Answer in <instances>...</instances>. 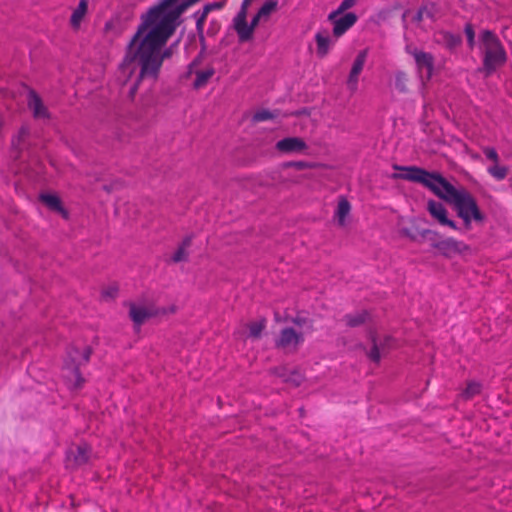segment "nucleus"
Masks as SVG:
<instances>
[{
    "mask_svg": "<svg viewBox=\"0 0 512 512\" xmlns=\"http://www.w3.org/2000/svg\"><path fill=\"white\" fill-rule=\"evenodd\" d=\"M176 2L160 0L142 14L140 24L126 46L118 79L125 85L135 78L129 89L131 98L135 96L141 81L157 80L164 60L171 55L164 46L175 32L176 20L186 7L175 6Z\"/></svg>",
    "mask_w": 512,
    "mask_h": 512,
    "instance_id": "1",
    "label": "nucleus"
},
{
    "mask_svg": "<svg viewBox=\"0 0 512 512\" xmlns=\"http://www.w3.org/2000/svg\"><path fill=\"white\" fill-rule=\"evenodd\" d=\"M394 169L403 171L401 174L394 175L395 178L420 183L437 197L451 204L467 228L470 227L472 221L484 220V215L480 211L476 199L466 188L457 189L441 174L429 172L416 166L395 165Z\"/></svg>",
    "mask_w": 512,
    "mask_h": 512,
    "instance_id": "2",
    "label": "nucleus"
},
{
    "mask_svg": "<svg viewBox=\"0 0 512 512\" xmlns=\"http://www.w3.org/2000/svg\"><path fill=\"white\" fill-rule=\"evenodd\" d=\"M484 49L483 67L486 75H491L506 62V52L495 33L485 30L481 34Z\"/></svg>",
    "mask_w": 512,
    "mask_h": 512,
    "instance_id": "3",
    "label": "nucleus"
},
{
    "mask_svg": "<svg viewBox=\"0 0 512 512\" xmlns=\"http://www.w3.org/2000/svg\"><path fill=\"white\" fill-rule=\"evenodd\" d=\"M90 355L91 349L89 347H84L82 350L71 348L68 351V356L64 364V370L67 373L65 377L69 380L74 389H79L83 385L84 379L79 372V368L88 363Z\"/></svg>",
    "mask_w": 512,
    "mask_h": 512,
    "instance_id": "4",
    "label": "nucleus"
},
{
    "mask_svg": "<svg viewBox=\"0 0 512 512\" xmlns=\"http://www.w3.org/2000/svg\"><path fill=\"white\" fill-rule=\"evenodd\" d=\"M422 236L429 237L433 248L437 249L442 255L451 257L455 254H461L469 249L463 241H459L453 237L439 239L436 231L426 229L422 231Z\"/></svg>",
    "mask_w": 512,
    "mask_h": 512,
    "instance_id": "5",
    "label": "nucleus"
},
{
    "mask_svg": "<svg viewBox=\"0 0 512 512\" xmlns=\"http://www.w3.org/2000/svg\"><path fill=\"white\" fill-rule=\"evenodd\" d=\"M33 143L34 138L29 128L26 125L21 126L17 134L12 138V157L15 160H28L31 156Z\"/></svg>",
    "mask_w": 512,
    "mask_h": 512,
    "instance_id": "6",
    "label": "nucleus"
},
{
    "mask_svg": "<svg viewBox=\"0 0 512 512\" xmlns=\"http://www.w3.org/2000/svg\"><path fill=\"white\" fill-rule=\"evenodd\" d=\"M201 56L199 55L196 57L188 66V72L187 74L194 75V81H193V87L194 89H201L205 87L209 80L213 77L215 74V69L213 66L209 65L205 68L199 69L198 65L200 63Z\"/></svg>",
    "mask_w": 512,
    "mask_h": 512,
    "instance_id": "7",
    "label": "nucleus"
},
{
    "mask_svg": "<svg viewBox=\"0 0 512 512\" xmlns=\"http://www.w3.org/2000/svg\"><path fill=\"white\" fill-rule=\"evenodd\" d=\"M407 51L414 57L420 77L429 80L434 69V57L432 54L417 48L411 49L410 47H407Z\"/></svg>",
    "mask_w": 512,
    "mask_h": 512,
    "instance_id": "8",
    "label": "nucleus"
},
{
    "mask_svg": "<svg viewBox=\"0 0 512 512\" xmlns=\"http://www.w3.org/2000/svg\"><path fill=\"white\" fill-rule=\"evenodd\" d=\"M303 341L302 333H298L293 328L288 327L281 330L275 345L279 349L291 352L295 351Z\"/></svg>",
    "mask_w": 512,
    "mask_h": 512,
    "instance_id": "9",
    "label": "nucleus"
},
{
    "mask_svg": "<svg viewBox=\"0 0 512 512\" xmlns=\"http://www.w3.org/2000/svg\"><path fill=\"white\" fill-rule=\"evenodd\" d=\"M427 210L430 215L438 221L442 226H448L453 230H458V226L453 220H450L447 216L448 212L444 205L440 202L429 200L427 203Z\"/></svg>",
    "mask_w": 512,
    "mask_h": 512,
    "instance_id": "10",
    "label": "nucleus"
},
{
    "mask_svg": "<svg viewBox=\"0 0 512 512\" xmlns=\"http://www.w3.org/2000/svg\"><path fill=\"white\" fill-rule=\"evenodd\" d=\"M276 149L284 154L304 153L308 146L300 137H286L276 143Z\"/></svg>",
    "mask_w": 512,
    "mask_h": 512,
    "instance_id": "11",
    "label": "nucleus"
},
{
    "mask_svg": "<svg viewBox=\"0 0 512 512\" xmlns=\"http://www.w3.org/2000/svg\"><path fill=\"white\" fill-rule=\"evenodd\" d=\"M367 56H368V49L361 50L357 54V56L353 62L352 68L350 70V73H349V76L347 79V85L353 91L357 89L358 78L364 68Z\"/></svg>",
    "mask_w": 512,
    "mask_h": 512,
    "instance_id": "12",
    "label": "nucleus"
},
{
    "mask_svg": "<svg viewBox=\"0 0 512 512\" xmlns=\"http://www.w3.org/2000/svg\"><path fill=\"white\" fill-rule=\"evenodd\" d=\"M27 104L35 119H49L50 115L47 107L44 105L42 99L34 90L29 91Z\"/></svg>",
    "mask_w": 512,
    "mask_h": 512,
    "instance_id": "13",
    "label": "nucleus"
},
{
    "mask_svg": "<svg viewBox=\"0 0 512 512\" xmlns=\"http://www.w3.org/2000/svg\"><path fill=\"white\" fill-rule=\"evenodd\" d=\"M330 21L333 23V35L339 38L356 23L357 16L353 12H348L341 17L336 16Z\"/></svg>",
    "mask_w": 512,
    "mask_h": 512,
    "instance_id": "14",
    "label": "nucleus"
},
{
    "mask_svg": "<svg viewBox=\"0 0 512 512\" xmlns=\"http://www.w3.org/2000/svg\"><path fill=\"white\" fill-rule=\"evenodd\" d=\"M262 17H258V13L253 17V19L251 20V23L248 25L247 23V20L246 18H244V26L242 28V26L239 25L238 23V18H234L233 20V23H234V29L238 35V38H239V41L240 42H246L248 40H250L253 36V32H254V29L255 27L258 25L260 19Z\"/></svg>",
    "mask_w": 512,
    "mask_h": 512,
    "instance_id": "15",
    "label": "nucleus"
},
{
    "mask_svg": "<svg viewBox=\"0 0 512 512\" xmlns=\"http://www.w3.org/2000/svg\"><path fill=\"white\" fill-rule=\"evenodd\" d=\"M315 40L317 44V55L319 57H325L328 54L330 47L334 44L329 33L327 31H319L315 35Z\"/></svg>",
    "mask_w": 512,
    "mask_h": 512,
    "instance_id": "16",
    "label": "nucleus"
},
{
    "mask_svg": "<svg viewBox=\"0 0 512 512\" xmlns=\"http://www.w3.org/2000/svg\"><path fill=\"white\" fill-rule=\"evenodd\" d=\"M129 315L136 325H141L152 316V313L146 307L131 304Z\"/></svg>",
    "mask_w": 512,
    "mask_h": 512,
    "instance_id": "17",
    "label": "nucleus"
},
{
    "mask_svg": "<svg viewBox=\"0 0 512 512\" xmlns=\"http://www.w3.org/2000/svg\"><path fill=\"white\" fill-rule=\"evenodd\" d=\"M88 9V1L80 0L77 8L73 11L70 23L74 28H78Z\"/></svg>",
    "mask_w": 512,
    "mask_h": 512,
    "instance_id": "18",
    "label": "nucleus"
},
{
    "mask_svg": "<svg viewBox=\"0 0 512 512\" xmlns=\"http://www.w3.org/2000/svg\"><path fill=\"white\" fill-rule=\"evenodd\" d=\"M350 210L351 205L349 201L344 197L340 198L337 209L335 211V218L338 220L339 225H344L345 219L349 215Z\"/></svg>",
    "mask_w": 512,
    "mask_h": 512,
    "instance_id": "19",
    "label": "nucleus"
},
{
    "mask_svg": "<svg viewBox=\"0 0 512 512\" xmlns=\"http://www.w3.org/2000/svg\"><path fill=\"white\" fill-rule=\"evenodd\" d=\"M191 245V238L187 237L182 241V244L178 247L174 255L172 256V260L175 263L185 261L188 257L187 248Z\"/></svg>",
    "mask_w": 512,
    "mask_h": 512,
    "instance_id": "20",
    "label": "nucleus"
},
{
    "mask_svg": "<svg viewBox=\"0 0 512 512\" xmlns=\"http://www.w3.org/2000/svg\"><path fill=\"white\" fill-rule=\"evenodd\" d=\"M40 200L45 205H47L51 210L64 213V210L61 205V201L57 196L51 195V194H42L40 196Z\"/></svg>",
    "mask_w": 512,
    "mask_h": 512,
    "instance_id": "21",
    "label": "nucleus"
},
{
    "mask_svg": "<svg viewBox=\"0 0 512 512\" xmlns=\"http://www.w3.org/2000/svg\"><path fill=\"white\" fill-rule=\"evenodd\" d=\"M488 173L497 181L504 180L508 175V168L498 163H494L487 168Z\"/></svg>",
    "mask_w": 512,
    "mask_h": 512,
    "instance_id": "22",
    "label": "nucleus"
},
{
    "mask_svg": "<svg viewBox=\"0 0 512 512\" xmlns=\"http://www.w3.org/2000/svg\"><path fill=\"white\" fill-rule=\"evenodd\" d=\"M366 312H358L356 314H348L344 317L346 324L350 327H357L363 324L366 320Z\"/></svg>",
    "mask_w": 512,
    "mask_h": 512,
    "instance_id": "23",
    "label": "nucleus"
},
{
    "mask_svg": "<svg viewBox=\"0 0 512 512\" xmlns=\"http://www.w3.org/2000/svg\"><path fill=\"white\" fill-rule=\"evenodd\" d=\"M266 327V320L265 319H261L259 321H255V322H251L249 325H248V329H249V336L254 338V339H258L260 338L264 328Z\"/></svg>",
    "mask_w": 512,
    "mask_h": 512,
    "instance_id": "24",
    "label": "nucleus"
},
{
    "mask_svg": "<svg viewBox=\"0 0 512 512\" xmlns=\"http://www.w3.org/2000/svg\"><path fill=\"white\" fill-rule=\"evenodd\" d=\"M90 448L86 444L77 446L74 460L76 464L82 465L88 461Z\"/></svg>",
    "mask_w": 512,
    "mask_h": 512,
    "instance_id": "25",
    "label": "nucleus"
},
{
    "mask_svg": "<svg viewBox=\"0 0 512 512\" xmlns=\"http://www.w3.org/2000/svg\"><path fill=\"white\" fill-rule=\"evenodd\" d=\"M373 346L368 354L371 361L378 363L381 359V354L385 352V345L379 344L375 338H373Z\"/></svg>",
    "mask_w": 512,
    "mask_h": 512,
    "instance_id": "26",
    "label": "nucleus"
},
{
    "mask_svg": "<svg viewBox=\"0 0 512 512\" xmlns=\"http://www.w3.org/2000/svg\"><path fill=\"white\" fill-rule=\"evenodd\" d=\"M408 75L405 72H397L395 76V87L401 93L408 91Z\"/></svg>",
    "mask_w": 512,
    "mask_h": 512,
    "instance_id": "27",
    "label": "nucleus"
},
{
    "mask_svg": "<svg viewBox=\"0 0 512 512\" xmlns=\"http://www.w3.org/2000/svg\"><path fill=\"white\" fill-rule=\"evenodd\" d=\"M356 4V0H343L336 11L329 14L328 19L333 20L336 16L342 14L344 11L352 8Z\"/></svg>",
    "mask_w": 512,
    "mask_h": 512,
    "instance_id": "28",
    "label": "nucleus"
},
{
    "mask_svg": "<svg viewBox=\"0 0 512 512\" xmlns=\"http://www.w3.org/2000/svg\"><path fill=\"white\" fill-rule=\"evenodd\" d=\"M276 7H277V2L276 1H272V0L266 1L261 6L259 11L257 12L258 13V17L269 16L276 9Z\"/></svg>",
    "mask_w": 512,
    "mask_h": 512,
    "instance_id": "29",
    "label": "nucleus"
},
{
    "mask_svg": "<svg viewBox=\"0 0 512 512\" xmlns=\"http://www.w3.org/2000/svg\"><path fill=\"white\" fill-rule=\"evenodd\" d=\"M481 390V385L477 382H469L464 390V397L469 399L479 394Z\"/></svg>",
    "mask_w": 512,
    "mask_h": 512,
    "instance_id": "30",
    "label": "nucleus"
},
{
    "mask_svg": "<svg viewBox=\"0 0 512 512\" xmlns=\"http://www.w3.org/2000/svg\"><path fill=\"white\" fill-rule=\"evenodd\" d=\"M252 0H243L241 9L236 15L235 18H238V23L240 26H244V18H247V9L249 5L251 4Z\"/></svg>",
    "mask_w": 512,
    "mask_h": 512,
    "instance_id": "31",
    "label": "nucleus"
},
{
    "mask_svg": "<svg viewBox=\"0 0 512 512\" xmlns=\"http://www.w3.org/2000/svg\"><path fill=\"white\" fill-rule=\"evenodd\" d=\"M274 118V114L269 110H260L253 115L254 122H263Z\"/></svg>",
    "mask_w": 512,
    "mask_h": 512,
    "instance_id": "32",
    "label": "nucleus"
},
{
    "mask_svg": "<svg viewBox=\"0 0 512 512\" xmlns=\"http://www.w3.org/2000/svg\"><path fill=\"white\" fill-rule=\"evenodd\" d=\"M464 32L467 37V42H468L469 47L473 48L474 44H475V32H474L472 24H470V23L466 24L465 28H464Z\"/></svg>",
    "mask_w": 512,
    "mask_h": 512,
    "instance_id": "33",
    "label": "nucleus"
},
{
    "mask_svg": "<svg viewBox=\"0 0 512 512\" xmlns=\"http://www.w3.org/2000/svg\"><path fill=\"white\" fill-rule=\"evenodd\" d=\"M483 153L487 159L493 162V164L499 162V155L493 147H484Z\"/></svg>",
    "mask_w": 512,
    "mask_h": 512,
    "instance_id": "34",
    "label": "nucleus"
},
{
    "mask_svg": "<svg viewBox=\"0 0 512 512\" xmlns=\"http://www.w3.org/2000/svg\"><path fill=\"white\" fill-rule=\"evenodd\" d=\"M118 293V288L116 286H110L105 288L102 291V296L105 299H113Z\"/></svg>",
    "mask_w": 512,
    "mask_h": 512,
    "instance_id": "35",
    "label": "nucleus"
},
{
    "mask_svg": "<svg viewBox=\"0 0 512 512\" xmlns=\"http://www.w3.org/2000/svg\"><path fill=\"white\" fill-rule=\"evenodd\" d=\"M225 5L224 1L209 3L204 6L206 11L211 12L213 10H221Z\"/></svg>",
    "mask_w": 512,
    "mask_h": 512,
    "instance_id": "36",
    "label": "nucleus"
},
{
    "mask_svg": "<svg viewBox=\"0 0 512 512\" xmlns=\"http://www.w3.org/2000/svg\"><path fill=\"white\" fill-rule=\"evenodd\" d=\"M450 46H457L461 42V38L459 36L449 35L447 37Z\"/></svg>",
    "mask_w": 512,
    "mask_h": 512,
    "instance_id": "37",
    "label": "nucleus"
},
{
    "mask_svg": "<svg viewBox=\"0 0 512 512\" xmlns=\"http://www.w3.org/2000/svg\"><path fill=\"white\" fill-rule=\"evenodd\" d=\"M210 12L206 11V9L203 7L202 11H197L194 16L195 18H198L200 20H203L206 22L207 16Z\"/></svg>",
    "mask_w": 512,
    "mask_h": 512,
    "instance_id": "38",
    "label": "nucleus"
},
{
    "mask_svg": "<svg viewBox=\"0 0 512 512\" xmlns=\"http://www.w3.org/2000/svg\"><path fill=\"white\" fill-rule=\"evenodd\" d=\"M205 21L196 18V29L201 33L204 29Z\"/></svg>",
    "mask_w": 512,
    "mask_h": 512,
    "instance_id": "39",
    "label": "nucleus"
},
{
    "mask_svg": "<svg viewBox=\"0 0 512 512\" xmlns=\"http://www.w3.org/2000/svg\"><path fill=\"white\" fill-rule=\"evenodd\" d=\"M423 17H424V9H419L417 14L415 15V20L421 21L423 19Z\"/></svg>",
    "mask_w": 512,
    "mask_h": 512,
    "instance_id": "40",
    "label": "nucleus"
},
{
    "mask_svg": "<svg viewBox=\"0 0 512 512\" xmlns=\"http://www.w3.org/2000/svg\"><path fill=\"white\" fill-rule=\"evenodd\" d=\"M295 166H296L297 168L302 169V168H306V167L308 166V164H307V163H305V162L300 161V162L295 163Z\"/></svg>",
    "mask_w": 512,
    "mask_h": 512,
    "instance_id": "41",
    "label": "nucleus"
},
{
    "mask_svg": "<svg viewBox=\"0 0 512 512\" xmlns=\"http://www.w3.org/2000/svg\"><path fill=\"white\" fill-rule=\"evenodd\" d=\"M293 322H294L295 324L300 325V324H301V319H299V318H295V319H293Z\"/></svg>",
    "mask_w": 512,
    "mask_h": 512,
    "instance_id": "42",
    "label": "nucleus"
},
{
    "mask_svg": "<svg viewBox=\"0 0 512 512\" xmlns=\"http://www.w3.org/2000/svg\"><path fill=\"white\" fill-rule=\"evenodd\" d=\"M390 341H391V338H390V337H387V338L385 339V344H386V343L388 344Z\"/></svg>",
    "mask_w": 512,
    "mask_h": 512,
    "instance_id": "43",
    "label": "nucleus"
}]
</instances>
